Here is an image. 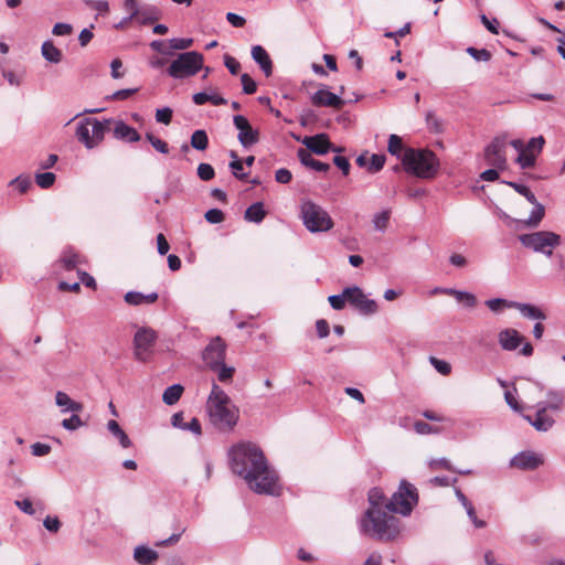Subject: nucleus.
<instances>
[{
    "instance_id": "f257e3e1",
    "label": "nucleus",
    "mask_w": 565,
    "mask_h": 565,
    "mask_svg": "<svg viewBox=\"0 0 565 565\" xmlns=\"http://www.w3.org/2000/svg\"><path fill=\"white\" fill-rule=\"evenodd\" d=\"M417 501L416 488L405 480L401 482L398 490L387 502H385V495L381 489H371L369 492L370 508L360 521L361 532L379 541L395 540L401 532V521L392 513L409 515Z\"/></svg>"
},
{
    "instance_id": "f03ea898",
    "label": "nucleus",
    "mask_w": 565,
    "mask_h": 565,
    "mask_svg": "<svg viewBox=\"0 0 565 565\" xmlns=\"http://www.w3.org/2000/svg\"><path fill=\"white\" fill-rule=\"evenodd\" d=\"M249 489L258 494L279 497L281 483L277 471L269 466L260 448L249 443Z\"/></svg>"
},
{
    "instance_id": "7ed1b4c3",
    "label": "nucleus",
    "mask_w": 565,
    "mask_h": 565,
    "mask_svg": "<svg viewBox=\"0 0 565 565\" xmlns=\"http://www.w3.org/2000/svg\"><path fill=\"white\" fill-rule=\"evenodd\" d=\"M406 143H387L388 151L397 156L404 170L420 179H433L439 170V160L428 149L406 148Z\"/></svg>"
},
{
    "instance_id": "20e7f679",
    "label": "nucleus",
    "mask_w": 565,
    "mask_h": 565,
    "mask_svg": "<svg viewBox=\"0 0 565 565\" xmlns=\"http://www.w3.org/2000/svg\"><path fill=\"white\" fill-rule=\"evenodd\" d=\"M206 409L211 423L220 431L227 433L236 426L238 412L225 392L215 383L207 398Z\"/></svg>"
},
{
    "instance_id": "39448f33",
    "label": "nucleus",
    "mask_w": 565,
    "mask_h": 565,
    "mask_svg": "<svg viewBox=\"0 0 565 565\" xmlns=\"http://www.w3.org/2000/svg\"><path fill=\"white\" fill-rule=\"evenodd\" d=\"M300 217L305 227L311 233L330 231L334 223L329 213L312 201H303L300 205Z\"/></svg>"
},
{
    "instance_id": "423d86ee",
    "label": "nucleus",
    "mask_w": 565,
    "mask_h": 565,
    "mask_svg": "<svg viewBox=\"0 0 565 565\" xmlns=\"http://www.w3.org/2000/svg\"><path fill=\"white\" fill-rule=\"evenodd\" d=\"M520 243L535 253H541L547 257L553 255V249L562 243L561 235L551 231H537L519 236Z\"/></svg>"
},
{
    "instance_id": "0eeeda50",
    "label": "nucleus",
    "mask_w": 565,
    "mask_h": 565,
    "mask_svg": "<svg viewBox=\"0 0 565 565\" xmlns=\"http://www.w3.org/2000/svg\"><path fill=\"white\" fill-rule=\"evenodd\" d=\"M203 66V56L199 52L189 51L178 55L167 70L169 76L175 79L195 75Z\"/></svg>"
},
{
    "instance_id": "6e6552de",
    "label": "nucleus",
    "mask_w": 565,
    "mask_h": 565,
    "mask_svg": "<svg viewBox=\"0 0 565 565\" xmlns=\"http://www.w3.org/2000/svg\"><path fill=\"white\" fill-rule=\"evenodd\" d=\"M227 462L231 471L247 481V444L239 441L227 451Z\"/></svg>"
},
{
    "instance_id": "1a4fd4ad",
    "label": "nucleus",
    "mask_w": 565,
    "mask_h": 565,
    "mask_svg": "<svg viewBox=\"0 0 565 565\" xmlns=\"http://www.w3.org/2000/svg\"><path fill=\"white\" fill-rule=\"evenodd\" d=\"M157 340V333L150 328H140L134 338V354L138 361L145 362Z\"/></svg>"
},
{
    "instance_id": "9d476101",
    "label": "nucleus",
    "mask_w": 565,
    "mask_h": 565,
    "mask_svg": "<svg viewBox=\"0 0 565 565\" xmlns=\"http://www.w3.org/2000/svg\"><path fill=\"white\" fill-rule=\"evenodd\" d=\"M345 294L349 305L354 307L360 313L370 316L377 311V303L369 299L360 287H347Z\"/></svg>"
},
{
    "instance_id": "9b49d317",
    "label": "nucleus",
    "mask_w": 565,
    "mask_h": 565,
    "mask_svg": "<svg viewBox=\"0 0 565 565\" xmlns=\"http://www.w3.org/2000/svg\"><path fill=\"white\" fill-rule=\"evenodd\" d=\"M518 156L515 162L522 169H530L535 166L537 156L542 152L544 143H511Z\"/></svg>"
},
{
    "instance_id": "f8f14e48",
    "label": "nucleus",
    "mask_w": 565,
    "mask_h": 565,
    "mask_svg": "<svg viewBox=\"0 0 565 565\" xmlns=\"http://www.w3.org/2000/svg\"><path fill=\"white\" fill-rule=\"evenodd\" d=\"M504 145L505 143H488L483 149L481 157L482 162L492 168L507 170L508 161L504 152Z\"/></svg>"
},
{
    "instance_id": "ddd939ff",
    "label": "nucleus",
    "mask_w": 565,
    "mask_h": 565,
    "mask_svg": "<svg viewBox=\"0 0 565 565\" xmlns=\"http://www.w3.org/2000/svg\"><path fill=\"white\" fill-rule=\"evenodd\" d=\"M225 360V344L221 338L213 339L203 351V361L212 370H216Z\"/></svg>"
},
{
    "instance_id": "4468645a",
    "label": "nucleus",
    "mask_w": 565,
    "mask_h": 565,
    "mask_svg": "<svg viewBox=\"0 0 565 565\" xmlns=\"http://www.w3.org/2000/svg\"><path fill=\"white\" fill-rule=\"evenodd\" d=\"M543 457L534 451L526 450L516 454L510 460V466L520 470H535L543 465Z\"/></svg>"
},
{
    "instance_id": "2eb2a0df",
    "label": "nucleus",
    "mask_w": 565,
    "mask_h": 565,
    "mask_svg": "<svg viewBox=\"0 0 565 565\" xmlns=\"http://www.w3.org/2000/svg\"><path fill=\"white\" fill-rule=\"evenodd\" d=\"M534 407L536 408L535 416L523 415V418L537 431H548L555 424L554 418L547 415V409L543 407V404L536 403Z\"/></svg>"
},
{
    "instance_id": "dca6fc26",
    "label": "nucleus",
    "mask_w": 565,
    "mask_h": 565,
    "mask_svg": "<svg viewBox=\"0 0 565 565\" xmlns=\"http://www.w3.org/2000/svg\"><path fill=\"white\" fill-rule=\"evenodd\" d=\"M311 102L318 107H331L340 109L345 104L344 99L337 94L331 93L327 87L318 89L312 96Z\"/></svg>"
},
{
    "instance_id": "f3484780",
    "label": "nucleus",
    "mask_w": 565,
    "mask_h": 565,
    "mask_svg": "<svg viewBox=\"0 0 565 565\" xmlns=\"http://www.w3.org/2000/svg\"><path fill=\"white\" fill-rule=\"evenodd\" d=\"M524 340V337L515 329L507 328L499 332L498 341L505 351H514Z\"/></svg>"
},
{
    "instance_id": "a211bd4d",
    "label": "nucleus",
    "mask_w": 565,
    "mask_h": 565,
    "mask_svg": "<svg viewBox=\"0 0 565 565\" xmlns=\"http://www.w3.org/2000/svg\"><path fill=\"white\" fill-rule=\"evenodd\" d=\"M385 163V156L369 152L361 153L356 158V164L360 168L366 169L370 173H376L383 169Z\"/></svg>"
},
{
    "instance_id": "6ab92c4d",
    "label": "nucleus",
    "mask_w": 565,
    "mask_h": 565,
    "mask_svg": "<svg viewBox=\"0 0 565 565\" xmlns=\"http://www.w3.org/2000/svg\"><path fill=\"white\" fill-rule=\"evenodd\" d=\"M250 54L266 77L270 76L273 74V62L266 50L260 45H255L252 47Z\"/></svg>"
},
{
    "instance_id": "aec40b11",
    "label": "nucleus",
    "mask_w": 565,
    "mask_h": 565,
    "mask_svg": "<svg viewBox=\"0 0 565 565\" xmlns=\"http://www.w3.org/2000/svg\"><path fill=\"white\" fill-rule=\"evenodd\" d=\"M111 130L113 136L116 139H126V141H140L139 134L121 120H113Z\"/></svg>"
},
{
    "instance_id": "412c9836",
    "label": "nucleus",
    "mask_w": 565,
    "mask_h": 565,
    "mask_svg": "<svg viewBox=\"0 0 565 565\" xmlns=\"http://www.w3.org/2000/svg\"><path fill=\"white\" fill-rule=\"evenodd\" d=\"M55 404L62 413H79L83 411V404L72 399L65 392L58 391L55 394Z\"/></svg>"
},
{
    "instance_id": "4be33fe9",
    "label": "nucleus",
    "mask_w": 565,
    "mask_h": 565,
    "mask_svg": "<svg viewBox=\"0 0 565 565\" xmlns=\"http://www.w3.org/2000/svg\"><path fill=\"white\" fill-rule=\"evenodd\" d=\"M158 558V552L146 545H138L134 550V559L140 565H151Z\"/></svg>"
},
{
    "instance_id": "5701e85b",
    "label": "nucleus",
    "mask_w": 565,
    "mask_h": 565,
    "mask_svg": "<svg viewBox=\"0 0 565 565\" xmlns=\"http://www.w3.org/2000/svg\"><path fill=\"white\" fill-rule=\"evenodd\" d=\"M512 306L513 309H518L520 313L526 319L539 321L546 319V315L534 305L514 301Z\"/></svg>"
},
{
    "instance_id": "b1692460",
    "label": "nucleus",
    "mask_w": 565,
    "mask_h": 565,
    "mask_svg": "<svg viewBox=\"0 0 565 565\" xmlns=\"http://www.w3.org/2000/svg\"><path fill=\"white\" fill-rule=\"evenodd\" d=\"M158 297L157 292L143 295L139 291H128L125 295V301L130 306H139L142 303H153L158 300Z\"/></svg>"
},
{
    "instance_id": "393cba45",
    "label": "nucleus",
    "mask_w": 565,
    "mask_h": 565,
    "mask_svg": "<svg viewBox=\"0 0 565 565\" xmlns=\"http://www.w3.org/2000/svg\"><path fill=\"white\" fill-rule=\"evenodd\" d=\"M298 158L303 166L310 167V168L315 169L316 171L326 172L330 169L329 163H324V162L313 159L311 153L303 148H300L298 150Z\"/></svg>"
},
{
    "instance_id": "a878e982",
    "label": "nucleus",
    "mask_w": 565,
    "mask_h": 565,
    "mask_svg": "<svg viewBox=\"0 0 565 565\" xmlns=\"http://www.w3.org/2000/svg\"><path fill=\"white\" fill-rule=\"evenodd\" d=\"M161 17L160 10L152 4H142L139 10V15H137V20L141 24H149L157 20H159Z\"/></svg>"
},
{
    "instance_id": "bb28decb",
    "label": "nucleus",
    "mask_w": 565,
    "mask_h": 565,
    "mask_svg": "<svg viewBox=\"0 0 565 565\" xmlns=\"http://www.w3.org/2000/svg\"><path fill=\"white\" fill-rule=\"evenodd\" d=\"M92 138L93 141H100L106 137V134L111 131L113 119H106L99 121L96 118H92Z\"/></svg>"
},
{
    "instance_id": "cd10ccee",
    "label": "nucleus",
    "mask_w": 565,
    "mask_h": 565,
    "mask_svg": "<svg viewBox=\"0 0 565 565\" xmlns=\"http://www.w3.org/2000/svg\"><path fill=\"white\" fill-rule=\"evenodd\" d=\"M456 497L460 501V503L463 505V508L467 511V514L471 522L475 524L476 527L481 529L486 526V522L482 520H479L476 514V510L471 502L467 499V497L461 492V490L456 489Z\"/></svg>"
},
{
    "instance_id": "c85d7f7f",
    "label": "nucleus",
    "mask_w": 565,
    "mask_h": 565,
    "mask_svg": "<svg viewBox=\"0 0 565 565\" xmlns=\"http://www.w3.org/2000/svg\"><path fill=\"white\" fill-rule=\"evenodd\" d=\"M107 429L122 448H129L131 446L130 438L115 419L108 420Z\"/></svg>"
},
{
    "instance_id": "c756f323",
    "label": "nucleus",
    "mask_w": 565,
    "mask_h": 565,
    "mask_svg": "<svg viewBox=\"0 0 565 565\" xmlns=\"http://www.w3.org/2000/svg\"><path fill=\"white\" fill-rule=\"evenodd\" d=\"M42 56L50 63L57 64L62 61V51L52 41H45L41 46Z\"/></svg>"
},
{
    "instance_id": "7c9ffc66",
    "label": "nucleus",
    "mask_w": 565,
    "mask_h": 565,
    "mask_svg": "<svg viewBox=\"0 0 565 565\" xmlns=\"http://www.w3.org/2000/svg\"><path fill=\"white\" fill-rule=\"evenodd\" d=\"M445 295L452 296L458 302L463 303L467 308H473L477 305V298L473 294L457 289H444Z\"/></svg>"
},
{
    "instance_id": "2f4dec72",
    "label": "nucleus",
    "mask_w": 565,
    "mask_h": 565,
    "mask_svg": "<svg viewBox=\"0 0 565 565\" xmlns=\"http://www.w3.org/2000/svg\"><path fill=\"white\" fill-rule=\"evenodd\" d=\"M194 104L203 105L207 102L212 103L215 106L226 104V99L222 96L213 93V92H200L193 95L192 97Z\"/></svg>"
},
{
    "instance_id": "473e14b6",
    "label": "nucleus",
    "mask_w": 565,
    "mask_h": 565,
    "mask_svg": "<svg viewBox=\"0 0 565 565\" xmlns=\"http://www.w3.org/2000/svg\"><path fill=\"white\" fill-rule=\"evenodd\" d=\"M547 401L546 402H537L539 404H543L547 411H559L563 406L564 395L562 392L550 390L546 393Z\"/></svg>"
},
{
    "instance_id": "72a5a7b5",
    "label": "nucleus",
    "mask_w": 565,
    "mask_h": 565,
    "mask_svg": "<svg viewBox=\"0 0 565 565\" xmlns=\"http://www.w3.org/2000/svg\"><path fill=\"white\" fill-rule=\"evenodd\" d=\"M92 122V118L86 117L76 124L75 136L77 141H93Z\"/></svg>"
},
{
    "instance_id": "f704fd0d",
    "label": "nucleus",
    "mask_w": 565,
    "mask_h": 565,
    "mask_svg": "<svg viewBox=\"0 0 565 565\" xmlns=\"http://www.w3.org/2000/svg\"><path fill=\"white\" fill-rule=\"evenodd\" d=\"M184 388L181 384H173L167 387L162 394V401L164 404L171 406L174 405L182 396Z\"/></svg>"
},
{
    "instance_id": "c9c22d12",
    "label": "nucleus",
    "mask_w": 565,
    "mask_h": 565,
    "mask_svg": "<svg viewBox=\"0 0 565 565\" xmlns=\"http://www.w3.org/2000/svg\"><path fill=\"white\" fill-rule=\"evenodd\" d=\"M532 204L534 209L531 212L529 218L524 221V223L529 227H536L540 225L545 215V207L537 200Z\"/></svg>"
},
{
    "instance_id": "e433bc0d",
    "label": "nucleus",
    "mask_w": 565,
    "mask_h": 565,
    "mask_svg": "<svg viewBox=\"0 0 565 565\" xmlns=\"http://www.w3.org/2000/svg\"><path fill=\"white\" fill-rule=\"evenodd\" d=\"M527 385L523 387V395L526 399L534 402L544 391V385L541 382L525 379Z\"/></svg>"
},
{
    "instance_id": "4c0bfd02",
    "label": "nucleus",
    "mask_w": 565,
    "mask_h": 565,
    "mask_svg": "<svg viewBox=\"0 0 565 565\" xmlns=\"http://www.w3.org/2000/svg\"><path fill=\"white\" fill-rule=\"evenodd\" d=\"M426 125L427 129L433 134H441L445 128L444 120L439 118L434 111H428L426 114Z\"/></svg>"
},
{
    "instance_id": "58836bf2",
    "label": "nucleus",
    "mask_w": 565,
    "mask_h": 565,
    "mask_svg": "<svg viewBox=\"0 0 565 565\" xmlns=\"http://www.w3.org/2000/svg\"><path fill=\"white\" fill-rule=\"evenodd\" d=\"M61 263L66 270H72L76 268L79 263V256L73 249H65L61 256Z\"/></svg>"
},
{
    "instance_id": "ea45409f",
    "label": "nucleus",
    "mask_w": 565,
    "mask_h": 565,
    "mask_svg": "<svg viewBox=\"0 0 565 565\" xmlns=\"http://www.w3.org/2000/svg\"><path fill=\"white\" fill-rule=\"evenodd\" d=\"M390 217L391 212L388 210L375 214L373 217L374 228L379 232H385L388 226Z\"/></svg>"
},
{
    "instance_id": "a19ab883",
    "label": "nucleus",
    "mask_w": 565,
    "mask_h": 565,
    "mask_svg": "<svg viewBox=\"0 0 565 565\" xmlns=\"http://www.w3.org/2000/svg\"><path fill=\"white\" fill-rule=\"evenodd\" d=\"M266 211L262 202L249 205V222L260 223L266 216Z\"/></svg>"
},
{
    "instance_id": "79ce46f5",
    "label": "nucleus",
    "mask_w": 565,
    "mask_h": 565,
    "mask_svg": "<svg viewBox=\"0 0 565 565\" xmlns=\"http://www.w3.org/2000/svg\"><path fill=\"white\" fill-rule=\"evenodd\" d=\"M55 174L53 172H40L35 174V182L42 189L51 188L55 182Z\"/></svg>"
},
{
    "instance_id": "37998d69",
    "label": "nucleus",
    "mask_w": 565,
    "mask_h": 565,
    "mask_svg": "<svg viewBox=\"0 0 565 565\" xmlns=\"http://www.w3.org/2000/svg\"><path fill=\"white\" fill-rule=\"evenodd\" d=\"M507 184L511 186L515 192L523 195L527 202L534 203L536 201L534 193L526 185L516 182H507Z\"/></svg>"
},
{
    "instance_id": "c03bdc74",
    "label": "nucleus",
    "mask_w": 565,
    "mask_h": 565,
    "mask_svg": "<svg viewBox=\"0 0 565 565\" xmlns=\"http://www.w3.org/2000/svg\"><path fill=\"white\" fill-rule=\"evenodd\" d=\"M512 303L514 301L504 298H493L486 301L487 307L493 312L500 311L503 307L513 308Z\"/></svg>"
},
{
    "instance_id": "a18cd8bd",
    "label": "nucleus",
    "mask_w": 565,
    "mask_h": 565,
    "mask_svg": "<svg viewBox=\"0 0 565 565\" xmlns=\"http://www.w3.org/2000/svg\"><path fill=\"white\" fill-rule=\"evenodd\" d=\"M307 148H305L306 150H308L311 154L312 153H316V154H324L327 153L329 150H333V151H340V148H332V143H303Z\"/></svg>"
},
{
    "instance_id": "49530a36",
    "label": "nucleus",
    "mask_w": 565,
    "mask_h": 565,
    "mask_svg": "<svg viewBox=\"0 0 565 565\" xmlns=\"http://www.w3.org/2000/svg\"><path fill=\"white\" fill-rule=\"evenodd\" d=\"M234 124L238 129V141H247V118L242 115H237L234 117Z\"/></svg>"
},
{
    "instance_id": "de8ad7c7",
    "label": "nucleus",
    "mask_w": 565,
    "mask_h": 565,
    "mask_svg": "<svg viewBox=\"0 0 565 565\" xmlns=\"http://www.w3.org/2000/svg\"><path fill=\"white\" fill-rule=\"evenodd\" d=\"M193 44V40L190 39V38H174V39H171L169 40V45H170V50H177V51H181V50H186L189 47H191Z\"/></svg>"
},
{
    "instance_id": "09e8293b",
    "label": "nucleus",
    "mask_w": 565,
    "mask_h": 565,
    "mask_svg": "<svg viewBox=\"0 0 565 565\" xmlns=\"http://www.w3.org/2000/svg\"><path fill=\"white\" fill-rule=\"evenodd\" d=\"M329 302H330V306L334 309V310H342L345 306V302H348V298H347V294H345V288L342 290L341 294L339 295H332L328 298Z\"/></svg>"
},
{
    "instance_id": "8fccbe9b",
    "label": "nucleus",
    "mask_w": 565,
    "mask_h": 565,
    "mask_svg": "<svg viewBox=\"0 0 565 565\" xmlns=\"http://www.w3.org/2000/svg\"><path fill=\"white\" fill-rule=\"evenodd\" d=\"M466 51L476 61L488 62L491 58V53L486 49L469 46Z\"/></svg>"
},
{
    "instance_id": "3c124183",
    "label": "nucleus",
    "mask_w": 565,
    "mask_h": 565,
    "mask_svg": "<svg viewBox=\"0 0 565 565\" xmlns=\"http://www.w3.org/2000/svg\"><path fill=\"white\" fill-rule=\"evenodd\" d=\"M62 426L67 430H76L77 428L84 426V422L79 418L77 413H72L70 418L62 420Z\"/></svg>"
},
{
    "instance_id": "603ef678",
    "label": "nucleus",
    "mask_w": 565,
    "mask_h": 565,
    "mask_svg": "<svg viewBox=\"0 0 565 565\" xmlns=\"http://www.w3.org/2000/svg\"><path fill=\"white\" fill-rule=\"evenodd\" d=\"M414 429H415V431L417 434H420V435L438 434V433H440V428L434 427V426H431L428 423L423 422V420H417L414 424Z\"/></svg>"
},
{
    "instance_id": "864d4df0",
    "label": "nucleus",
    "mask_w": 565,
    "mask_h": 565,
    "mask_svg": "<svg viewBox=\"0 0 565 565\" xmlns=\"http://www.w3.org/2000/svg\"><path fill=\"white\" fill-rule=\"evenodd\" d=\"M214 169L209 163H200L198 167V175L203 181H209L214 178Z\"/></svg>"
},
{
    "instance_id": "5fc2aeb1",
    "label": "nucleus",
    "mask_w": 565,
    "mask_h": 565,
    "mask_svg": "<svg viewBox=\"0 0 565 565\" xmlns=\"http://www.w3.org/2000/svg\"><path fill=\"white\" fill-rule=\"evenodd\" d=\"M430 363L436 369L437 372H439L443 375H448L451 372V366L448 362L444 360H439L435 356L430 358Z\"/></svg>"
},
{
    "instance_id": "6e6d98bb",
    "label": "nucleus",
    "mask_w": 565,
    "mask_h": 565,
    "mask_svg": "<svg viewBox=\"0 0 565 565\" xmlns=\"http://www.w3.org/2000/svg\"><path fill=\"white\" fill-rule=\"evenodd\" d=\"M205 220L211 224H218L224 220V213L218 209H211L204 214Z\"/></svg>"
},
{
    "instance_id": "4d7b16f0",
    "label": "nucleus",
    "mask_w": 565,
    "mask_h": 565,
    "mask_svg": "<svg viewBox=\"0 0 565 565\" xmlns=\"http://www.w3.org/2000/svg\"><path fill=\"white\" fill-rule=\"evenodd\" d=\"M504 399L507 404L515 412V413H522L524 409V406L516 399L514 394L510 391H507L504 393Z\"/></svg>"
},
{
    "instance_id": "13d9d810",
    "label": "nucleus",
    "mask_w": 565,
    "mask_h": 565,
    "mask_svg": "<svg viewBox=\"0 0 565 565\" xmlns=\"http://www.w3.org/2000/svg\"><path fill=\"white\" fill-rule=\"evenodd\" d=\"M31 180L29 177H18L11 181V185L15 186L20 193H24L31 186Z\"/></svg>"
},
{
    "instance_id": "bf43d9fd",
    "label": "nucleus",
    "mask_w": 565,
    "mask_h": 565,
    "mask_svg": "<svg viewBox=\"0 0 565 565\" xmlns=\"http://www.w3.org/2000/svg\"><path fill=\"white\" fill-rule=\"evenodd\" d=\"M428 465H429V468L433 470L443 468L448 471H456V469L451 466L449 460H447L446 458L431 459V460H429Z\"/></svg>"
},
{
    "instance_id": "052dcab7",
    "label": "nucleus",
    "mask_w": 565,
    "mask_h": 565,
    "mask_svg": "<svg viewBox=\"0 0 565 565\" xmlns=\"http://www.w3.org/2000/svg\"><path fill=\"white\" fill-rule=\"evenodd\" d=\"M215 371L217 372V377L221 382L231 380L234 374V367L226 366L224 362Z\"/></svg>"
},
{
    "instance_id": "680f3d73",
    "label": "nucleus",
    "mask_w": 565,
    "mask_h": 565,
    "mask_svg": "<svg viewBox=\"0 0 565 565\" xmlns=\"http://www.w3.org/2000/svg\"><path fill=\"white\" fill-rule=\"evenodd\" d=\"M224 65L230 71V73L233 75H236L241 68L239 62L235 57H233L228 54L224 55Z\"/></svg>"
},
{
    "instance_id": "e2e57ef3",
    "label": "nucleus",
    "mask_w": 565,
    "mask_h": 565,
    "mask_svg": "<svg viewBox=\"0 0 565 565\" xmlns=\"http://www.w3.org/2000/svg\"><path fill=\"white\" fill-rule=\"evenodd\" d=\"M51 451V446L47 444L35 443L31 446V452L35 457H43L49 455Z\"/></svg>"
},
{
    "instance_id": "0e129e2a",
    "label": "nucleus",
    "mask_w": 565,
    "mask_h": 565,
    "mask_svg": "<svg viewBox=\"0 0 565 565\" xmlns=\"http://www.w3.org/2000/svg\"><path fill=\"white\" fill-rule=\"evenodd\" d=\"M275 180L281 184H288L292 180L291 172L286 168H280L275 172Z\"/></svg>"
},
{
    "instance_id": "69168bd1",
    "label": "nucleus",
    "mask_w": 565,
    "mask_h": 565,
    "mask_svg": "<svg viewBox=\"0 0 565 565\" xmlns=\"http://www.w3.org/2000/svg\"><path fill=\"white\" fill-rule=\"evenodd\" d=\"M72 31L73 26L71 24L62 22L56 23L52 29V33L56 36L68 35L72 33Z\"/></svg>"
},
{
    "instance_id": "338daca9",
    "label": "nucleus",
    "mask_w": 565,
    "mask_h": 565,
    "mask_svg": "<svg viewBox=\"0 0 565 565\" xmlns=\"http://www.w3.org/2000/svg\"><path fill=\"white\" fill-rule=\"evenodd\" d=\"M43 525L47 531L56 533L61 527V522L58 518L47 515L43 521Z\"/></svg>"
},
{
    "instance_id": "774afa93",
    "label": "nucleus",
    "mask_w": 565,
    "mask_h": 565,
    "mask_svg": "<svg viewBox=\"0 0 565 565\" xmlns=\"http://www.w3.org/2000/svg\"><path fill=\"white\" fill-rule=\"evenodd\" d=\"M333 163L342 171L344 175H348L350 172V162L343 156H334Z\"/></svg>"
}]
</instances>
